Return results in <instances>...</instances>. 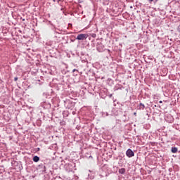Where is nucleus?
Segmentation results:
<instances>
[{
  "label": "nucleus",
  "instance_id": "nucleus-14",
  "mask_svg": "<svg viewBox=\"0 0 180 180\" xmlns=\"http://www.w3.org/2000/svg\"><path fill=\"white\" fill-rule=\"evenodd\" d=\"M91 37H93V39H95L96 37V34L93 33V34H90Z\"/></svg>",
  "mask_w": 180,
  "mask_h": 180
},
{
  "label": "nucleus",
  "instance_id": "nucleus-15",
  "mask_svg": "<svg viewBox=\"0 0 180 180\" xmlns=\"http://www.w3.org/2000/svg\"><path fill=\"white\" fill-rule=\"evenodd\" d=\"M103 116H109V114L108 112H103Z\"/></svg>",
  "mask_w": 180,
  "mask_h": 180
},
{
  "label": "nucleus",
  "instance_id": "nucleus-4",
  "mask_svg": "<svg viewBox=\"0 0 180 180\" xmlns=\"http://www.w3.org/2000/svg\"><path fill=\"white\" fill-rule=\"evenodd\" d=\"M126 155L129 158H131V157H134V152L129 148L126 151Z\"/></svg>",
  "mask_w": 180,
  "mask_h": 180
},
{
  "label": "nucleus",
  "instance_id": "nucleus-22",
  "mask_svg": "<svg viewBox=\"0 0 180 180\" xmlns=\"http://www.w3.org/2000/svg\"><path fill=\"white\" fill-rule=\"evenodd\" d=\"M149 2H153L154 0H148Z\"/></svg>",
  "mask_w": 180,
  "mask_h": 180
},
{
  "label": "nucleus",
  "instance_id": "nucleus-16",
  "mask_svg": "<svg viewBox=\"0 0 180 180\" xmlns=\"http://www.w3.org/2000/svg\"><path fill=\"white\" fill-rule=\"evenodd\" d=\"M177 30H178V32H180V25L178 26V27H177Z\"/></svg>",
  "mask_w": 180,
  "mask_h": 180
},
{
  "label": "nucleus",
  "instance_id": "nucleus-24",
  "mask_svg": "<svg viewBox=\"0 0 180 180\" xmlns=\"http://www.w3.org/2000/svg\"><path fill=\"white\" fill-rule=\"evenodd\" d=\"M159 103H162V101H159Z\"/></svg>",
  "mask_w": 180,
  "mask_h": 180
},
{
  "label": "nucleus",
  "instance_id": "nucleus-3",
  "mask_svg": "<svg viewBox=\"0 0 180 180\" xmlns=\"http://www.w3.org/2000/svg\"><path fill=\"white\" fill-rule=\"evenodd\" d=\"M88 36L89 35L87 34H79L76 37V40L84 41V40H86V39H88Z\"/></svg>",
  "mask_w": 180,
  "mask_h": 180
},
{
  "label": "nucleus",
  "instance_id": "nucleus-5",
  "mask_svg": "<svg viewBox=\"0 0 180 180\" xmlns=\"http://www.w3.org/2000/svg\"><path fill=\"white\" fill-rule=\"evenodd\" d=\"M41 106L44 108V109H49V108H51V104L49 102H43L41 103Z\"/></svg>",
  "mask_w": 180,
  "mask_h": 180
},
{
  "label": "nucleus",
  "instance_id": "nucleus-13",
  "mask_svg": "<svg viewBox=\"0 0 180 180\" xmlns=\"http://www.w3.org/2000/svg\"><path fill=\"white\" fill-rule=\"evenodd\" d=\"M72 72H73L74 75H78V70L73 69Z\"/></svg>",
  "mask_w": 180,
  "mask_h": 180
},
{
  "label": "nucleus",
  "instance_id": "nucleus-17",
  "mask_svg": "<svg viewBox=\"0 0 180 180\" xmlns=\"http://www.w3.org/2000/svg\"><path fill=\"white\" fill-rule=\"evenodd\" d=\"M158 106H160V105H155L154 108H158Z\"/></svg>",
  "mask_w": 180,
  "mask_h": 180
},
{
  "label": "nucleus",
  "instance_id": "nucleus-1",
  "mask_svg": "<svg viewBox=\"0 0 180 180\" xmlns=\"http://www.w3.org/2000/svg\"><path fill=\"white\" fill-rule=\"evenodd\" d=\"M103 171L105 172V174H100L101 178H103L105 176H109V175H110V174H113V172L112 171V169H110V167H109L108 165H105L103 168H102Z\"/></svg>",
  "mask_w": 180,
  "mask_h": 180
},
{
  "label": "nucleus",
  "instance_id": "nucleus-7",
  "mask_svg": "<svg viewBox=\"0 0 180 180\" xmlns=\"http://www.w3.org/2000/svg\"><path fill=\"white\" fill-rule=\"evenodd\" d=\"M38 169H41L42 172H46V166L44 164H41L38 166Z\"/></svg>",
  "mask_w": 180,
  "mask_h": 180
},
{
  "label": "nucleus",
  "instance_id": "nucleus-28",
  "mask_svg": "<svg viewBox=\"0 0 180 180\" xmlns=\"http://www.w3.org/2000/svg\"><path fill=\"white\" fill-rule=\"evenodd\" d=\"M23 21H25V19H22Z\"/></svg>",
  "mask_w": 180,
  "mask_h": 180
},
{
  "label": "nucleus",
  "instance_id": "nucleus-23",
  "mask_svg": "<svg viewBox=\"0 0 180 180\" xmlns=\"http://www.w3.org/2000/svg\"><path fill=\"white\" fill-rule=\"evenodd\" d=\"M112 100H113V101H114V102H116V100H115V98H112Z\"/></svg>",
  "mask_w": 180,
  "mask_h": 180
},
{
  "label": "nucleus",
  "instance_id": "nucleus-8",
  "mask_svg": "<svg viewBox=\"0 0 180 180\" xmlns=\"http://www.w3.org/2000/svg\"><path fill=\"white\" fill-rule=\"evenodd\" d=\"M32 160L34 162H39V161H40V157L35 155L33 157Z\"/></svg>",
  "mask_w": 180,
  "mask_h": 180
},
{
  "label": "nucleus",
  "instance_id": "nucleus-25",
  "mask_svg": "<svg viewBox=\"0 0 180 180\" xmlns=\"http://www.w3.org/2000/svg\"><path fill=\"white\" fill-rule=\"evenodd\" d=\"M113 12L116 13V12H117V11H115V9H113Z\"/></svg>",
  "mask_w": 180,
  "mask_h": 180
},
{
  "label": "nucleus",
  "instance_id": "nucleus-9",
  "mask_svg": "<svg viewBox=\"0 0 180 180\" xmlns=\"http://www.w3.org/2000/svg\"><path fill=\"white\" fill-rule=\"evenodd\" d=\"M119 174H121V175H124V174H126V169L121 168L118 171Z\"/></svg>",
  "mask_w": 180,
  "mask_h": 180
},
{
  "label": "nucleus",
  "instance_id": "nucleus-10",
  "mask_svg": "<svg viewBox=\"0 0 180 180\" xmlns=\"http://www.w3.org/2000/svg\"><path fill=\"white\" fill-rule=\"evenodd\" d=\"M171 151L173 153V154H175L176 153H178V148L172 147Z\"/></svg>",
  "mask_w": 180,
  "mask_h": 180
},
{
  "label": "nucleus",
  "instance_id": "nucleus-11",
  "mask_svg": "<svg viewBox=\"0 0 180 180\" xmlns=\"http://www.w3.org/2000/svg\"><path fill=\"white\" fill-rule=\"evenodd\" d=\"M146 108V106L144 105V104L143 103H139V109L141 110H144V108Z\"/></svg>",
  "mask_w": 180,
  "mask_h": 180
},
{
  "label": "nucleus",
  "instance_id": "nucleus-19",
  "mask_svg": "<svg viewBox=\"0 0 180 180\" xmlns=\"http://www.w3.org/2000/svg\"><path fill=\"white\" fill-rule=\"evenodd\" d=\"M14 81H18V77H14Z\"/></svg>",
  "mask_w": 180,
  "mask_h": 180
},
{
  "label": "nucleus",
  "instance_id": "nucleus-18",
  "mask_svg": "<svg viewBox=\"0 0 180 180\" xmlns=\"http://www.w3.org/2000/svg\"><path fill=\"white\" fill-rule=\"evenodd\" d=\"M60 2H61V0H58V1H57V3H58V4H60Z\"/></svg>",
  "mask_w": 180,
  "mask_h": 180
},
{
  "label": "nucleus",
  "instance_id": "nucleus-2",
  "mask_svg": "<svg viewBox=\"0 0 180 180\" xmlns=\"http://www.w3.org/2000/svg\"><path fill=\"white\" fill-rule=\"evenodd\" d=\"M64 105L65 106L66 109H72V108L75 106V103L72 102V101L70 99H66L64 101Z\"/></svg>",
  "mask_w": 180,
  "mask_h": 180
},
{
  "label": "nucleus",
  "instance_id": "nucleus-12",
  "mask_svg": "<svg viewBox=\"0 0 180 180\" xmlns=\"http://www.w3.org/2000/svg\"><path fill=\"white\" fill-rule=\"evenodd\" d=\"M103 5H104L105 6H106V5H109V1L104 0L103 2Z\"/></svg>",
  "mask_w": 180,
  "mask_h": 180
},
{
  "label": "nucleus",
  "instance_id": "nucleus-20",
  "mask_svg": "<svg viewBox=\"0 0 180 180\" xmlns=\"http://www.w3.org/2000/svg\"><path fill=\"white\" fill-rule=\"evenodd\" d=\"M112 96H113L112 94H110V95H109V98H112Z\"/></svg>",
  "mask_w": 180,
  "mask_h": 180
},
{
  "label": "nucleus",
  "instance_id": "nucleus-26",
  "mask_svg": "<svg viewBox=\"0 0 180 180\" xmlns=\"http://www.w3.org/2000/svg\"><path fill=\"white\" fill-rule=\"evenodd\" d=\"M37 150H38V151H40V148H38Z\"/></svg>",
  "mask_w": 180,
  "mask_h": 180
},
{
  "label": "nucleus",
  "instance_id": "nucleus-29",
  "mask_svg": "<svg viewBox=\"0 0 180 180\" xmlns=\"http://www.w3.org/2000/svg\"><path fill=\"white\" fill-rule=\"evenodd\" d=\"M158 0H156V2H157Z\"/></svg>",
  "mask_w": 180,
  "mask_h": 180
},
{
  "label": "nucleus",
  "instance_id": "nucleus-21",
  "mask_svg": "<svg viewBox=\"0 0 180 180\" xmlns=\"http://www.w3.org/2000/svg\"><path fill=\"white\" fill-rule=\"evenodd\" d=\"M97 50H98V51H101V49H99V46L97 48Z\"/></svg>",
  "mask_w": 180,
  "mask_h": 180
},
{
  "label": "nucleus",
  "instance_id": "nucleus-27",
  "mask_svg": "<svg viewBox=\"0 0 180 180\" xmlns=\"http://www.w3.org/2000/svg\"><path fill=\"white\" fill-rule=\"evenodd\" d=\"M53 2H56V0H52Z\"/></svg>",
  "mask_w": 180,
  "mask_h": 180
},
{
  "label": "nucleus",
  "instance_id": "nucleus-6",
  "mask_svg": "<svg viewBox=\"0 0 180 180\" xmlns=\"http://www.w3.org/2000/svg\"><path fill=\"white\" fill-rule=\"evenodd\" d=\"M65 168L68 172H72L73 167L72 164L68 163L65 165Z\"/></svg>",
  "mask_w": 180,
  "mask_h": 180
}]
</instances>
